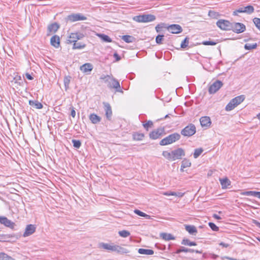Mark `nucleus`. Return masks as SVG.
I'll return each instance as SVG.
<instances>
[{"mask_svg":"<svg viewBox=\"0 0 260 260\" xmlns=\"http://www.w3.org/2000/svg\"><path fill=\"white\" fill-rule=\"evenodd\" d=\"M162 156L169 161L181 159L185 155V150L182 148H178L173 150H165L162 152Z\"/></svg>","mask_w":260,"mask_h":260,"instance_id":"nucleus-1","label":"nucleus"},{"mask_svg":"<svg viewBox=\"0 0 260 260\" xmlns=\"http://www.w3.org/2000/svg\"><path fill=\"white\" fill-rule=\"evenodd\" d=\"M245 99L243 95L237 96L232 99L225 107L226 111H231L237 107L239 105L242 103Z\"/></svg>","mask_w":260,"mask_h":260,"instance_id":"nucleus-2","label":"nucleus"},{"mask_svg":"<svg viewBox=\"0 0 260 260\" xmlns=\"http://www.w3.org/2000/svg\"><path fill=\"white\" fill-rule=\"evenodd\" d=\"M156 17L152 14L140 15L133 17V20L139 23H147L153 21Z\"/></svg>","mask_w":260,"mask_h":260,"instance_id":"nucleus-3","label":"nucleus"},{"mask_svg":"<svg viewBox=\"0 0 260 260\" xmlns=\"http://www.w3.org/2000/svg\"><path fill=\"white\" fill-rule=\"evenodd\" d=\"M84 37V35L79 32H72L69 34L67 37L66 41L68 44H74L78 40L82 39Z\"/></svg>","mask_w":260,"mask_h":260,"instance_id":"nucleus-4","label":"nucleus"},{"mask_svg":"<svg viewBox=\"0 0 260 260\" xmlns=\"http://www.w3.org/2000/svg\"><path fill=\"white\" fill-rule=\"evenodd\" d=\"M180 138V136L179 134L174 133L162 139L160 141L159 144L161 146L171 144L178 140Z\"/></svg>","mask_w":260,"mask_h":260,"instance_id":"nucleus-5","label":"nucleus"},{"mask_svg":"<svg viewBox=\"0 0 260 260\" xmlns=\"http://www.w3.org/2000/svg\"><path fill=\"white\" fill-rule=\"evenodd\" d=\"M217 26L221 30L228 31L231 29L232 23L226 19H219L216 23Z\"/></svg>","mask_w":260,"mask_h":260,"instance_id":"nucleus-6","label":"nucleus"},{"mask_svg":"<svg viewBox=\"0 0 260 260\" xmlns=\"http://www.w3.org/2000/svg\"><path fill=\"white\" fill-rule=\"evenodd\" d=\"M254 11V7L251 5H248L246 7L239 8L233 12V15L237 16L239 13H246L250 14Z\"/></svg>","mask_w":260,"mask_h":260,"instance_id":"nucleus-7","label":"nucleus"},{"mask_svg":"<svg viewBox=\"0 0 260 260\" xmlns=\"http://www.w3.org/2000/svg\"><path fill=\"white\" fill-rule=\"evenodd\" d=\"M36 225L33 224H27L22 234V236L24 238L28 237L33 235L36 231Z\"/></svg>","mask_w":260,"mask_h":260,"instance_id":"nucleus-8","label":"nucleus"},{"mask_svg":"<svg viewBox=\"0 0 260 260\" xmlns=\"http://www.w3.org/2000/svg\"><path fill=\"white\" fill-rule=\"evenodd\" d=\"M196 128L194 125L189 124L181 131V134L184 136L190 137L196 133Z\"/></svg>","mask_w":260,"mask_h":260,"instance_id":"nucleus-9","label":"nucleus"},{"mask_svg":"<svg viewBox=\"0 0 260 260\" xmlns=\"http://www.w3.org/2000/svg\"><path fill=\"white\" fill-rule=\"evenodd\" d=\"M231 30L236 34H241L245 31L246 26L243 23L235 22L232 23Z\"/></svg>","mask_w":260,"mask_h":260,"instance_id":"nucleus-10","label":"nucleus"},{"mask_svg":"<svg viewBox=\"0 0 260 260\" xmlns=\"http://www.w3.org/2000/svg\"><path fill=\"white\" fill-rule=\"evenodd\" d=\"M223 85V83L219 80H217L213 83L209 88L210 94L216 93Z\"/></svg>","mask_w":260,"mask_h":260,"instance_id":"nucleus-11","label":"nucleus"},{"mask_svg":"<svg viewBox=\"0 0 260 260\" xmlns=\"http://www.w3.org/2000/svg\"><path fill=\"white\" fill-rule=\"evenodd\" d=\"M0 223L5 226L14 229L15 227V223L11 220L8 219L5 216H0Z\"/></svg>","mask_w":260,"mask_h":260,"instance_id":"nucleus-12","label":"nucleus"},{"mask_svg":"<svg viewBox=\"0 0 260 260\" xmlns=\"http://www.w3.org/2000/svg\"><path fill=\"white\" fill-rule=\"evenodd\" d=\"M60 27V25L56 22L49 24L47 27V36L54 34Z\"/></svg>","mask_w":260,"mask_h":260,"instance_id":"nucleus-13","label":"nucleus"},{"mask_svg":"<svg viewBox=\"0 0 260 260\" xmlns=\"http://www.w3.org/2000/svg\"><path fill=\"white\" fill-rule=\"evenodd\" d=\"M168 31L172 34H179L182 31V27L178 24H171L167 26Z\"/></svg>","mask_w":260,"mask_h":260,"instance_id":"nucleus-14","label":"nucleus"},{"mask_svg":"<svg viewBox=\"0 0 260 260\" xmlns=\"http://www.w3.org/2000/svg\"><path fill=\"white\" fill-rule=\"evenodd\" d=\"M50 44L55 48H58L60 46V38L56 35H54L50 38Z\"/></svg>","mask_w":260,"mask_h":260,"instance_id":"nucleus-15","label":"nucleus"},{"mask_svg":"<svg viewBox=\"0 0 260 260\" xmlns=\"http://www.w3.org/2000/svg\"><path fill=\"white\" fill-rule=\"evenodd\" d=\"M164 130L162 128H158L152 131L149 134V137L153 140L159 138L163 134Z\"/></svg>","mask_w":260,"mask_h":260,"instance_id":"nucleus-16","label":"nucleus"},{"mask_svg":"<svg viewBox=\"0 0 260 260\" xmlns=\"http://www.w3.org/2000/svg\"><path fill=\"white\" fill-rule=\"evenodd\" d=\"M191 162L189 159L184 158L181 163L180 171L181 172L186 171L187 169L191 166Z\"/></svg>","mask_w":260,"mask_h":260,"instance_id":"nucleus-17","label":"nucleus"},{"mask_svg":"<svg viewBox=\"0 0 260 260\" xmlns=\"http://www.w3.org/2000/svg\"><path fill=\"white\" fill-rule=\"evenodd\" d=\"M93 69V66L90 63H86L80 66V70L84 74H89Z\"/></svg>","mask_w":260,"mask_h":260,"instance_id":"nucleus-18","label":"nucleus"},{"mask_svg":"<svg viewBox=\"0 0 260 260\" xmlns=\"http://www.w3.org/2000/svg\"><path fill=\"white\" fill-rule=\"evenodd\" d=\"M201 125L202 127L208 128L211 124V121L209 117L203 116L200 119Z\"/></svg>","mask_w":260,"mask_h":260,"instance_id":"nucleus-19","label":"nucleus"},{"mask_svg":"<svg viewBox=\"0 0 260 260\" xmlns=\"http://www.w3.org/2000/svg\"><path fill=\"white\" fill-rule=\"evenodd\" d=\"M69 20L72 22L85 20L86 19V17L80 14H75L69 15Z\"/></svg>","mask_w":260,"mask_h":260,"instance_id":"nucleus-20","label":"nucleus"},{"mask_svg":"<svg viewBox=\"0 0 260 260\" xmlns=\"http://www.w3.org/2000/svg\"><path fill=\"white\" fill-rule=\"evenodd\" d=\"M219 182L223 189L229 188L231 185V181L227 177L219 179Z\"/></svg>","mask_w":260,"mask_h":260,"instance_id":"nucleus-21","label":"nucleus"},{"mask_svg":"<svg viewBox=\"0 0 260 260\" xmlns=\"http://www.w3.org/2000/svg\"><path fill=\"white\" fill-rule=\"evenodd\" d=\"M13 239H17L15 234L0 235V242H10Z\"/></svg>","mask_w":260,"mask_h":260,"instance_id":"nucleus-22","label":"nucleus"},{"mask_svg":"<svg viewBox=\"0 0 260 260\" xmlns=\"http://www.w3.org/2000/svg\"><path fill=\"white\" fill-rule=\"evenodd\" d=\"M115 244H109L106 243H101L99 244V247L101 248H103L105 250H107L110 251L114 252Z\"/></svg>","mask_w":260,"mask_h":260,"instance_id":"nucleus-23","label":"nucleus"},{"mask_svg":"<svg viewBox=\"0 0 260 260\" xmlns=\"http://www.w3.org/2000/svg\"><path fill=\"white\" fill-rule=\"evenodd\" d=\"M107 78H108L109 84L111 87L115 89L120 88V84L118 81L110 76H107Z\"/></svg>","mask_w":260,"mask_h":260,"instance_id":"nucleus-24","label":"nucleus"},{"mask_svg":"<svg viewBox=\"0 0 260 260\" xmlns=\"http://www.w3.org/2000/svg\"><path fill=\"white\" fill-rule=\"evenodd\" d=\"M159 236L161 238L165 241L174 240L175 239V236L170 233H161Z\"/></svg>","mask_w":260,"mask_h":260,"instance_id":"nucleus-25","label":"nucleus"},{"mask_svg":"<svg viewBox=\"0 0 260 260\" xmlns=\"http://www.w3.org/2000/svg\"><path fill=\"white\" fill-rule=\"evenodd\" d=\"M184 192H175V191H167L163 193L164 196H175L178 198H182L184 195Z\"/></svg>","mask_w":260,"mask_h":260,"instance_id":"nucleus-26","label":"nucleus"},{"mask_svg":"<svg viewBox=\"0 0 260 260\" xmlns=\"http://www.w3.org/2000/svg\"><path fill=\"white\" fill-rule=\"evenodd\" d=\"M145 135L140 132H135L133 134V139L135 141H140L143 140Z\"/></svg>","mask_w":260,"mask_h":260,"instance_id":"nucleus-27","label":"nucleus"},{"mask_svg":"<svg viewBox=\"0 0 260 260\" xmlns=\"http://www.w3.org/2000/svg\"><path fill=\"white\" fill-rule=\"evenodd\" d=\"M86 46V45L85 43L83 42H76V43H74L73 44L72 48L73 49L76 50V49H84Z\"/></svg>","mask_w":260,"mask_h":260,"instance_id":"nucleus-28","label":"nucleus"},{"mask_svg":"<svg viewBox=\"0 0 260 260\" xmlns=\"http://www.w3.org/2000/svg\"><path fill=\"white\" fill-rule=\"evenodd\" d=\"M104 107L106 117H107V118L110 119L112 114L111 108L108 103H105Z\"/></svg>","mask_w":260,"mask_h":260,"instance_id":"nucleus-29","label":"nucleus"},{"mask_svg":"<svg viewBox=\"0 0 260 260\" xmlns=\"http://www.w3.org/2000/svg\"><path fill=\"white\" fill-rule=\"evenodd\" d=\"M114 252H116L120 254H126L129 252V251L122 247H121L118 245H115Z\"/></svg>","mask_w":260,"mask_h":260,"instance_id":"nucleus-30","label":"nucleus"},{"mask_svg":"<svg viewBox=\"0 0 260 260\" xmlns=\"http://www.w3.org/2000/svg\"><path fill=\"white\" fill-rule=\"evenodd\" d=\"M89 119L92 123L96 124L101 121V118L95 114H91L89 115Z\"/></svg>","mask_w":260,"mask_h":260,"instance_id":"nucleus-31","label":"nucleus"},{"mask_svg":"<svg viewBox=\"0 0 260 260\" xmlns=\"http://www.w3.org/2000/svg\"><path fill=\"white\" fill-rule=\"evenodd\" d=\"M29 104L37 109H41L43 108V105L37 101L30 100L29 101Z\"/></svg>","mask_w":260,"mask_h":260,"instance_id":"nucleus-32","label":"nucleus"},{"mask_svg":"<svg viewBox=\"0 0 260 260\" xmlns=\"http://www.w3.org/2000/svg\"><path fill=\"white\" fill-rule=\"evenodd\" d=\"M138 252L141 254L144 255H152L154 253L153 250L151 249L140 248L138 250Z\"/></svg>","mask_w":260,"mask_h":260,"instance_id":"nucleus-33","label":"nucleus"},{"mask_svg":"<svg viewBox=\"0 0 260 260\" xmlns=\"http://www.w3.org/2000/svg\"><path fill=\"white\" fill-rule=\"evenodd\" d=\"M185 230L190 234H193L197 233V229L193 225H185Z\"/></svg>","mask_w":260,"mask_h":260,"instance_id":"nucleus-34","label":"nucleus"},{"mask_svg":"<svg viewBox=\"0 0 260 260\" xmlns=\"http://www.w3.org/2000/svg\"><path fill=\"white\" fill-rule=\"evenodd\" d=\"M203 152V149L202 148H198L194 149L193 153V158H197Z\"/></svg>","mask_w":260,"mask_h":260,"instance_id":"nucleus-35","label":"nucleus"},{"mask_svg":"<svg viewBox=\"0 0 260 260\" xmlns=\"http://www.w3.org/2000/svg\"><path fill=\"white\" fill-rule=\"evenodd\" d=\"M71 77L70 76H65L63 79V83L66 90H68L69 87V84L71 81Z\"/></svg>","mask_w":260,"mask_h":260,"instance_id":"nucleus-36","label":"nucleus"},{"mask_svg":"<svg viewBox=\"0 0 260 260\" xmlns=\"http://www.w3.org/2000/svg\"><path fill=\"white\" fill-rule=\"evenodd\" d=\"M97 36L104 42L109 43L112 42L111 39L107 35L105 34H98Z\"/></svg>","mask_w":260,"mask_h":260,"instance_id":"nucleus-37","label":"nucleus"},{"mask_svg":"<svg viewBox=\"0 0 260 260\" xmlns=\"http://www.w3.org/2000/svg\"><path fill=\"white\" fill-rule=\"evenodd\" d=\"M257 45L256 43H247L244 45V48L245 50H249L255 49L257 47Z\"/></svg>","mask_w":260,"mask_h":260,"instance_id":"nucleus-38","label":"nucleus"},{"mask_svg":"<svg viewBox=\"0 0 260 260\" xmlns=\"http://www.w3.org/2000/svg\"><path fill=\"white\" fill-rule=\"evenodd\" d=\"M181 244L183 245H188L190 246L197 245L196 243H195L194 242H190V241H189V240H188L187 239H183V240L182 241Z\"/></svg>","mask_w":260,"mask_h":260,"instance_id":"nucleus-39","label":"nucleus"},{"mask_svg":"<svg viewBox=\"0 0 260 260\" xmlns=\"http://www.w3.org/2000/svg\"><path fill=\"white\" fill-rule=\"evenodd\" d=\"M122 39L126 43H131L134 40V38L129 35H124L122 36Z\"/></svg>","mask_w":260,"mask_h":260,"instance_id":"nucleus-40","label":"nucleus"},{"mask_svg":"<svg viewBox=\"0 0 260 260\" xmlns=\"http://www.w3.org/2000/svg\"><path fill=\"white\" fill-rule=\"evenodd\" d=\"M119 236L123 238H126L130 235V233L126 230H122L118 232Z\"/></svg>","mask_w":260,"mask_h":260,"instance_id":"nucleus-41","label":"nucleus"},{"mask_svg":"<svg viewBox=\"0 0 260 260\" xmlns=\"http://www.w3.org/2000/svg\"><path fill=\"white\" fill-rule=\"evenodd\" d=\"M134 212L136 214H137V215H139V216H140L141 217H146L147 219H149L150 218V216L149 215L145 214V213H144V212H142V211H140L139 210H134Z\"/></svg>","mask_w":260,"mask_h":260,"instance_id":"nucleus-42","label":"nucleus"},{"mask_svg":"<svg viewBox=\"0 0 260 260\" xmlns=\"http://www.w3.org/2000/svg\"><path fill=\"white\" fill-rule=\"evenodd\" d=\"M14 82L19 85H21L22 84V80L21 77L19 75H16L13 79Z\"/></svg>","mask_w":260,"mask_h":260,"instance_id":"nucleus-43","label":"nucleus"},{"mask_svg":"<svg viewBox=\"0 0 260 260\" xmlns=\"http://www.w3.org/2000/svg\"><path fill=\"white\" fill-rule=\"evenodd\" d=\"M253 22L255 26V27L260 30V18H254L253 19Z\"/></svg>","mask_w":260,"mask_h":260,"instance_id":"nucleus-44","label":"nucleus"},{"mask_svg":"<svg viewBox=\"0 0 260 260\" xmlns=\"http://www.w3.org/2000/svg\"><path fill=\"white\" fill-rule=\"evenodd\" d=\"M163 28H167V26L165 23H160L157 24L155 26V30L157 32H160Z\"/></svg>","mask_w":260,"mask_h":260,"instance_id":"nucleus-45","label":"nucleus"},{"mask_svg":"<svg viewBox=\"0 0 260 260\" xmlns=\"http://www.w3.org/2000/svg\"><path fill=\"white\" fill-rule=\"evenodd\" d=\"M181 252H193V250L190 249H187L185 248H182L181 249H178L176 253L178 254Z\"/></svg>","mask_w":260,"mask_h":260,"instance_id":"nucleus-46","label":"nucleus"},{"mask_svg":"<svg viewBox=\"0 0 260 260\" xmlns=\"http://www.w3.org/2000/svg\"><path fill=\"white\" fill-rule=\"evenodd\" d=\"M153 125V122L151 121H148L147 122L143 123V125L144 127L148 131L149 128L151 127Z\"/></svg>","mask_w":260,"mask_h":260,"instance_id":"nucleus-47","label":"nucleus"},{"mask_svg":"<svg viewBox=\"0 0 260 260\" xmlns=\"http://www.w3.org/2000/svg\"><path fill=\"white\" fill-rule=\"evenodd\" d=\"M72 143L74 147L79 148L81 145V142L79 140H73Z\"/></svg>","mask_w":260,"mask_h":260,"instance_id":"nucleus-48","label":"nucleus"},{"mask_svg":"<svg viewBox=\"0 0 260 260\" xmlns=\"http://www.w3.org/2000/svg\"><path fill=\"white\" fill-rule=\"evenodd\" d=\"M209 226L210 228L213 231H218L219 230V228L215 225L214 223L212 222H209L208 223Z\"/></svg>","mask_w":260,"mask_h":260,"instance_id":"nucleus-49","label":"nucleus"},{"mask_svg":"<svg viewBox=\"0 0 260 260\" xmlns=\"http://www.w3.org/2000/svg\"><path fill=\"white\" fill-rule=\"evenodd\" d=\"M188 40L187 38H186L183 41L181 44V47L182 48H184L188 46Z\"/></svg>","mask_w":260,"mask_h":260,"instance_id":"nucleus-50","label":"nucleus"},{"mask_svg":"<svg viewBox=\"0 0 260 260\" xmlns=\"http://www.w3.org/2000/svg\"><path fill=\"white\" fill-rule=\"evenodd\" d=\"M164 35H158L156 36L155 41L157 44H161L163 40Z\"/></svg>","mask_w":260,"mask_h":260,"instance_id":"nucleus-51","label":"nucleus"},{"mask_svg":"<svg viewBox=\"0 0 260 260\" xmlns=\"http://www.w3.org/2000/svg\"><path fill=\"white\" fill-rule=\"evenodd\" d=\"M217 44L216 42L214 41H204L202 42V44L204 45H211L214 46Z\"/></svg>","mask_w":260,"mask_h":260,"instance_id":"nucleus-52","label":"nucleus"},{"mask_svg":"<svg viewBox=\"0 0 260 260\" xmlns=\"http://www.w3.org/2000/svg\"><path fill=\"white\" fill-rule=\"evenodd\" d=\"M254 191H247L241 192V195L253 196Z\"/></svg>","mask_w":260,"mask_h":260,"instance_id":"nucleus-53","label":"nucleus"},{"mask_svg":"<svg viewBox=\"0 0 260 260\" xmlns=\"http://www.w3.org/2000/svg\"><path fill=\"white\" fill-rule=\"evenodd\" d=\"M208 15H209V16L211 17H215L216 16H218L219 14L217 12H214L213 11H210L208 12Z\"/></svg>","mask_w":260,"mask_h":260,"instance_id":"nucleus-54","label":"nucleus"},{"mask_svg":"<svg viewBox=\"0 0 260 260\" xmlns=\"http://www.w3.org/2000/svg\"><path fill=\"white\" fill-rule=\"evenodd\" d=\"M71 115L72 116V117L74 118L76 116V111L73 107L71 108Z\"/></svg>","mask_w":260,"mask_h":260,"instance_id":"nucleus-55","label":"nucleus"},{"mask_svg":"<svg viewBox=\"0 0 260 260\" xmlns=\"http://www.w3.org/2000/svg\"><path fill=\"white\" fill-rule=\"evenodd\" d=\"M253 197L260 199V191H254Z\"/></svg>","mask_w":260,"mask_h":260,"instance_id":"nucleus-56","label":"nucleus"},{"mask_svg":"<svg viewBox=\"0 0 260 260\" xmlns=\"http://www.w3.org/2000/svg\"><path fill=\"white\" fill-rule=\"evenodd\" d=\"M219 245L223 247H228L229 246V244H227V243H225L224 242H220L219 243Z\"/></svg>","mask_w":260,"mask_h":260,"instance_id":"nucleus-57","label":"nucleus"},{"mask_svg":"<svg viewBox=\"0 0 260 260\" xmlns=\"http://www.w3.org/2000/svg\"><path fill=\"white\" fill-rule=\"evenodd\" d=\"M25 76H26V77L27 78V79L29 80H31L33 79V77L28 73H26L25 74Z\"/></svg>","mask_w":260,"mask_h":260,"instance_id":"nucleus-58","label":"nucleus"},{"mask_svg":"<svg viewBox=\"0 0 260 260\" xmlns=\"http://www.w3.org/2000/svg\"><path fill=\"white\" fill-rule=\"evenodd\" d=\"M252 222L260 228V222H258L257 221L254 219L252 220Z\"/></svg>","mask_w":260,"mask_h":260,"instance_id":"nucleus-59","label":"nucleus"},{"mask_svg":"<svg viewBox=\"0 0 260 260\" xmlns=\"http://www.w3.org/2000/svg\"><path fill=\"white\" fill-rule=\"evenodd\" d=\"M114 57L115 58V59H116V60L117 61H118V60H119L120 59V57L119 56V55H118V54H117V53H115L114 54Z\"/></svg>","mask_w":260,"mask_h":260,"instance_id":"nucleus-60","label":"nucleus"},{"mask_svg":"<svg viewBox=\"0 0 260 260\" xmlns=\"http://www.w3.org/2000/svg\"><path fill=\"white\" fill-rule=\"evenodd\" d=\"M213 217H214V218H215L216 219H221L220 217L217 214H214Z\"/></svg>","mask_w":260,"mask_h":260,"instance_id":"nucleus-61","label":"nucleus"},{"mask_svg":"<svg viewBox=\"0 0 260 260\" xmlns=\"http://www.w3.org/2000/svg\"><path fill=\"white\" fill-rule=\"evenodd\" d=\"M256 117L260 122V112L256 115Z\"/></svg>","mask_w":260,"mask_h":260,"instance_id":"nucleus-62","label":"nucleus"},{"mask_svg":"<svg viewBox=\"0 0 260 260\" xmlns=\"http://www.w3.org/2000/svg\"><path fill=\"white\" fill-rule=\"evenodd\" d=\"M217 256H217V255H216V254H212V257L213 258H217Z\"/></svg>","mask_w":260,"mask_h":260,"instance_id":"nucleus-63","label":"nucleus"},{"mask_svg":"<svg viewBox=\"0 0 260 260\" xmlns=\"http://www.w3.org/2000/svg\"><path fill=\"white\" fill-rule=\"evenodd\" d=\"M195 251L196 253H201V251H199V250H196V251Z\"/></svg>","mask_w":260,"mask_h":260,"instance_id":"nucleus-64","label":"nucleus"}]
</instances>
